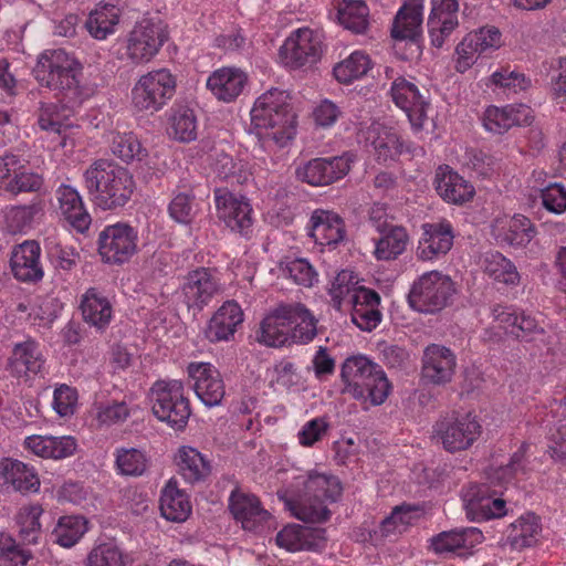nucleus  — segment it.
<instances>
[{"label":"nucleus","instance_id":"obj_56","mask_svg":"<svg viewBox=\"0 0 566 566\" xmlns=\"http://www.w3.org/2000/svg\"><path fill=\"white\" fill-rule=\"evenodd\" d=\"M86 566H126L123 551L114 542L96 544L87 554Z\"/></svg>","mask_w":566,"mask_h":566},{"label":"nucleus","instance_id":"obj_15","mask_svg":"<svg viewBox=\"0 0 566 566\" xmlns=\"http://www.w3.org/2000/svg\"><path fill=\"white\" fill-rule=\"evenodd\" d=\"M187 375L192 381L197 397L208 407L222 402L226 385L219 369L211 363L191 361L187 366Z\"/></svg>","mask_w":566,"mask_h":566},{"label":"nucleus","instance_id":"obj_60","mask_svg":"<svg viewBox=\"0 0 566 566\" xmlns=\"http://www.w3.org/2000/svg\"><path fill=\"white\" fill-rule=\"evenodd\" d=\"M40 208L36 205L13 206L7 209L4 220L8 229L15 232H24L33 224Z\"/></svg>","mask_w":566,"mask_h":566},{"label":"nucleus","instance_id":"obj_6","mask_svg":"<svg viewBox=\"0 0 566 566\" xmlns=\"http://www.w3.org/2000/svg\"><path fill=\"white\" fill-rule=\"evenodd\" d=\"M340 377L345 382V391L365 405L384 403L390 391V384L381 366L363 355L348 357L342 365Z\"/></svg>","mask_w":566,"mask_h":566},{"label":"nucleus","instance_id":"obj_25","mask_svg":"<svg viewBox=\"0 0 566 566\" xmlns=\"http://www.w3.org/2000/svg\"><path fill=\"white\" fill-rule=\"evenodd\" d=\"M243 321L244 314L239 303L226 301L208 322L206 338L211 343L229 342L233 339Z\"/></svg>","mask_w":566,"mask_h":566},{"label":"nucleus","instance_id":"obj_11","mask_svg":"<svg viewBox=\"0 0 566 566\" xmlns=\"http://www.w3.org/2000/svg\"><path fill=\"white\" fill-rule=\"evenodd\" d=\"M355 161L356 155L350 151L339 156L317 157L300 165L295 175L298 180L311 186H328L347 176Z\"/></svg>","mask_w":566,"mask_h":566},{"label":"nucleus","instance_id":"obj_53","mask_svg":"<svg viewBox=\"0 0 566 566\" xmlns=\"http://www.w3.org/2000/svg\"><path fill=\"white\" fill-rule=\"evenodd\" d=\"M43 509L39 504L22 506L17 516L15 522L19 527V535L25 544H36L41 534L40 517Z\"/></svg>","mask_w":566,"mask_h":566},{"label":"nucleus","instance_id":"obj_39","mask_svg":"<svg viewBox=\"0 0 566 566\" xmlns=\"http://www.w3.org/2000/svg\"><path fill=\"white\" fill-rule=\"evenodd\" d=\"M424 0H407L394 20L391 36L395 40H415L423 21Z\"/></svg>","mask_w":566,"mask_h":566},{"label":"nucleus","instance_id":"obj_13","mask_svg":"<svg viewBox=\"0 0 566 566\" xmlns=\"http://www.w3.org/2000/svg\"><path fill=\"white\" fill-rule=\"evenodd\" d=\"M29 160L14 153L0 158V190L11 195L38 191L43 184L40 175L30 171Z\"/></svg>","mask_w":566,"mask_h":566},{"label":"nucleus","instance_id":"obj_16","mask_svg":"<svg viewBox=\"0 0 566 566\" xmlns=\"http://www.w3.org/2000/svg\"><path fill=\"white\" fill-rule=\"evenodd\" d=\"M181 291L189 310L202 311L220 293L221 283L213 270L198 268L185 277Z\"/></svg>","mask_w":566,"mask_h":566},{"label":"nucleus","instance_id":"obj_28","mask_svg":"<svg viewBox=\"0 0 566 566\" xmlns=\"http://www.w3.org/2000/svg\"><path fill=\"white\" fill-rule=\"evenodd\" d=\"M55 198L60 214L74 230L80 233L88 230L92 218L75 187L65 184L60 185L55 190Z\"/></svg>","mask_w":566,"mask_h":566},{"label":"nucleus","instance_id":"obj_20","mask_svg":"<svg viewBox=\"0 0 566 566\" xmlns=\"http://www.w3.org/2000/svg\"><path fill=\"white\" fill-rule=\"evenodd\" d=\"M45 358L40 344L31 337L15 343L8 358L7 368L13 377L30 379L43 368Z\"/></svg>","mask_w":566,"mask_h":566},{"label":"nucleus","instance_id":"obj_34","mask_svg":"<svg viewBox=\"0 0 566 566\" xmlns=\"http://www.w3.org/2000/svg\"><path fill=\"white\" fill-rule=\"evenodd\" d=\"M310 235L321 247H335L345 237L344 221L335 212L315 210L311 217Z\"/></svg>","mask_w":566,"mask_h":566},{"label":"nucleus","instance_id":"obj_23","mask_svg":"<svg viewBox=\"0 0 566 566\" xmlns=\"http://www.w3.org/2000/svg\"><path fill=\"white\" fill-rule=\"evenodd\" d=\"M373 147L375 159L380 164L395 161L405 153L415 155L417 148L406 144L400 135L392 128L373 126L366 137Z\"/></svg>","mask_w":566,"mask_h":566},{"label":"nucleus","instance_id":"obj_19","mask_svg":"<svg viewBox=\"0 0 566 566\" xmlns=\"http://www.w3.org/2000/svg\"><path fill=\"white\" fill-rule=\"evenodd\" d=\"M72 107L56 103L43 104L39 114V126L42 130L53 133L59 137L61 147H74L73 136L77 133L78 126L73 124L70 111Z\"/></svg>","mask_w":566,"mask_h":566},{"label":"nucleus","instance_id":"obj_62","mask_svg":"<svg viewBox=\"0 0 566 566\" xmlns=\"http://www.w3.org/2000/svg\"><path fill=\"white\" fill-rule=\"evenodd\" d=\"M168 212L178 223H191L197 213L193 195L190 191L176 193L168 206Z\"/></svg>","mask_w":566,"mask_h":566},{"label":"nucleus","instance_id":"obj_12","mask_svg":"<svg viewBox=\"0 0 566 566\" xmlns=\"http://www.w3.org/2000/svg\"><path fill=\"white\" fill-rule=\"evenodd\" d=\"M138 232L128 223L106 226L98 234V253L111 264L128 261L137 251Z\"/></svg>","mask_w":566,"mask_h":566},{"label":"nucleus","instance_id":"obj_21","mask_svg":"<svg viewBox=\"0 0 566 566\" xmlns=\"http://www.w3.org/2000/svg\"><path fill=\"white\" fill-rule=\"evenodd\" d=\"M0 485L21 494L40 490V478L33 465L18 459L3 458L0 461Z\"/></svg>","mask_w":566,"mask_h":566},{"label":"nucleus","instance_id":"obj_4","mask_svg":"<svg viewBox=\"0 0 566 566\" xmlns=\"http://www.w3.org/2000/svg\"><path fill=\"white\" fill-rule=\"evenodd\" d=\"M83 181L91 200L102 210L123 208L135 190L129 170L107 159L92 163L83 174Z\"/></svg>","mask_w":566,"mask_h":566},{"label":"nucleus","instance_id":"obj_47","mask_svg":"<svg viewBox=\"0 0 566 566\" xmlns=\"http://www.w3.org/2000/svg\"><path fill=\"white\" fill-rule=\"evenodd\" d=\"M373 63L367 53L356 50L333 69L335 78L343 84H349L365 76Z\"/></svg>","mask_w":566,"mask_h":566},{"label":"nucleus","instance_id":"obj_55","mask_svg":"<svg viewBox=\"0 0 566 566\" xmlns=\"http://www.w3.org/2000/svg\"><path fill=\"white\" fill-rule=\"evenodd\" d=\"M148 460L138 449H117L115 452V469L124 476H140L147 470Z\"/></svg>","mask_w":566,"mask_h":566},{"label":"nucleus","instance_id":"obj_35","mask_svg":"<svg viewBox=\"0 0 566 566\" xmlns=\"http://www.w3.org/2000/svg\"><path fill=\"white\" fill-rule=\"evenodd\" d=\"M229 507L233 517L247 531H255L269 516L256 496L238 490L231 493Z\"/></svg>","mask_w":566,"mask_h":566},{"label":"nucleus","instance_id":"obj_42","mask_svg":"<svg viewBox=\"0 0 566 566\" xmlns=\"http://www.w3.org/2000/svg\"><path fill=\"white\" fill-rule=\"evenodd\" d=\"M176 460L180 475L190 484L205 481L211 473L210 461L192 447L179 448Z\"/></svg>","mask_w":566,"mask_h":566},{"label":"nucleus","instance_id":"obj_63","mask_svg":"<svg viewBox=\"0 0 566 566\" xmlns=\"http://www.w3.org/2000/svg\"><path fill=\"white\" fill-rule=\"evenodd\" d=\"M489 81L492 85L502 88L504 92L517 93L531 86V80L525 74L509 67H501L495 71Z\"/></svg>","mask_w":566,"mask_h":566},{"label":"nucleus","instance_id":"obj_48","mask_svg":"<svg viewBox=\"0 0 566 566\" xmlns=\"http://www.w3.org/2000/svg\"><path fill=\"white\" fill-rule=\"evenodd\" d=\"M369 9L364 0H343L337 18L339 23L354 33H364L368 27Z\"/></svg>","mask_w":566,"mask_h":566},{"label":"nucleus","instance_id":"obj_40","mask_svg":"<svg viewBox=\"0 0 566 566\" xmlns=\"http://www.w3.org/2000/svg\"><path fill=\"white\" fill-rule=\"evenodd\" d=\"M122 10L114 3L99 2L90 12L85 27L88 33L96 40H106L116 32L120 21Z\"/></svg>","mask_w":566,"mask_h":566},{"label":"nucleus","instance_id":"obj_33","mask_svg":"<svg viewBox=\"0 0 566 566\" xmlns=\"http://www.w3.org/2000/svg\"><path fill=\"white\" fill-rule=\"evenodd\" d=\"M23 447L27 451L43 459H65L76 451V440L71 436L53 437L32 434L24 439Z\"/></svg>","mask_w":566,"mask_h":566},{"label":"nucleus","instance_id":"obj_26","mask_svg":"<svg viewBox=\"0 0 566 566\" xmlns=\"http://www.w3.org/2000/svg\"><path fill=\"white\" fill-rule=\"evenodd\" d=\"M458 0H431L428 31L432 45L441 48L459 24Z\"/></svg>","mask_w":566,"mask_h":566},{"label":"nucleus","instance_id":"obj_38","mask_svg":"<svg viewBox=\"0 0 566 566\" xmlns=\"http://www.w3.org/2000/svg\"><path fill=\"white\" fill-rule=\"evenodd\" d=\"M188 494L178 488L175 479H169L160 491L159 510L161 516L171 522H184L191 513Z\"/></svg>","mask_w":566,"mask_h":566},{"label":"nucleus","instance_id":"obj_50","mask_svg":"<svg viewBox=\"0 0 566 566\" xmlns=\"http://www.w3.org/2000/svg\"><path fill=\"white\" fill-rule=\"evenodd\" d=\"M87 532V520L83 516L66 515L60 517L52 532L54 542L62 547L74 546Z\"/></svg>","mask_w":566,"mask_h":566},{"label":"nucleus","instance_id":"obj_27","mask_svg":"<svg viewBox=\"0 0 566 566\" xmlns=\"http://www.w3.org/2000/svg\"><path fill=\"white\" fill-rule=\"evenodd\" d=\"M324 542L325 530L295 523L285 525L275 536L276 545L291 553L318 551Z\"/></svg>","mask_w":566,"mask_h":566},{"label":"nucleus","instance_id":"obj_37","mask_svg":"<svg viewBox=\"0 0 566 566\" xmlns=\"http://www.w3.org/2000/svg\"><path fill=\"white\" fill-rule=\"evenodd\" d=\"M531 108L526 105H507L499 108L490 106L483 115V126L496 134H502L513 126H521L528 123Z\"/></svg>","mask_w":566,"mask_h":566},{"label":"nucleus","instance_id":"obj_51","mask_svg":"<svg viewBox=\"0 0 566 566\" xmlns=\"http://www.w3.org/2000/svg\"><path fill=\"white\" fill-rule=\"evenodd\" d=\"M170 134L176 140L190 143L197 138L198 122L195 111L188 106H177L170 116Z\"/></svg>","mask_w":566,"mask_h":566},{"label":"nucleus","instance_id":"obj_49","mask_svg":"<svg viewBox=\"0 0 566 566\" xmlns=\"http://www.w3.org/2000/svg\"><path fill=\"white\" fill-rule=\"evenodd\" d=\"M484 271L494 281L509 286H516L521 281L514 263L500 252L489 253L485 256Z\"/></svg>","mask_w":566,"mask_h":566},{"label":"nucleus","instance_id":"obj_61","mask_svg":"<svg viewBox=\"0 0 566 566\" xmlns=\"http://www.w3.org/2000/svg\"><path fill=\"white\" fill-rule=\"evenodd\" d=\"M459 175L448 165L439 166L436 171L434 185L438 195L448 202L459 203L460 193L457 190Z\"/></svg>","mask_w":566,"mask_h":566},{"label":"nucleus","instance_id":"obj_32","mask_svg":"<svg viewBox=\"0 0 566 566\" xmlns=\"http://www.w3.org/2000/svg\"><path fill=\"white\" fill-rule=\"evenodd\" d=\"M352 321L361 331L371 332L381 322L380 296L376 291L359 287L352 298Z\"/></svg>","mask_w":566,"mask_h":566},{"label":"nucleus","instance_id":"obj_64","mask_svg":"<svg viewBox=\"0 0 566 566\" xmlns=\"http://www.w3.org/2000/svg\"><path fill=\"white\" fill-rule=\"evenodd\" d=\"M434 432L447 451L453 453L460 450V421L455 415L440 420Z\"/></svg>","mask_w":566,"mask_h":566},{"label":"nucleus","instance_id":"obj_18","mask_svg":"<svg viewBox=\"0 0 566 566\" xmlns=\"http://www.w3.org/2000/svg\"><path fill=\"white\" fill-rule=\"evenodd\" d=\"M390 95L396 106L406 113L412 128L421 129L427 119L428 102L420 94L418 86L399 76L391 83Z\"/></svg>","mask_w":566,"mask_h":566},{"label":"nucleus","instance_id":"obj_58","mask_svg":"<svg viewBox=\"0 0 566 566\" xmlns=\"http://www.w3.org/2000/svg\"><path fill=\"white\" fill-rule=\"evenodd\" d=\"M423 514L418 505L402 504L396 506L391 514L381 523V532L385 535L394 533L399 526L412 525Z\"/></svg>","mask_w":566,"mask_h":566},{"label":"nucleus","instance_id":"obj_1","mask_svg":"<svg viewBox=\"0 0 566 566\" xmlns=\"http://www.w3.org/2000/svg\"><path fill=\"white\" fill-rule=\"evenodd\" d=\"M342 493L343 486L337 476L310 470L294 475L281 491L280 497L295 518L323 523L332 515L328 506L336 503Z\"/></svg>","mask_w":566,"mask_h":566},{"label":"nucleus","instance_id":"obj_14","mask_svg":"<svg viewBox=\"0 0 566 566\" xmlns=\"http://www.w3.org/2000/svg\"><path fill=\"white\" fill-rule=\"evenodd\" d=\"M322 52L319 35L308 28L294 31L280 49V59L290 69L315 63Z\"/></svg>","mask_w":566,"mask_h":566},{"label":"nucleus","instance_id":"obj_46","mask_svg":"<svg viewBox=\"0 0 566 566\" xmlns=\"http://www.w3.org/2000/svg\"><path fill=\"white\" fill-rule=\"evenodd\" d=\"M408 242L409 235L403 227H391L377 240L374 255L379 261L395 260L405 252Z\"/></svg>","mask_w":566,"mask_h":566},{"label":"nucleus","instance_id":"obj_10","mask_svg":"<svg viewBox=\"0 0 566 566\" xmlns=\"http://www.w3.org/2000/svg\"><path fill=\"white\" fill-rule=\"evenodd\" d=\"M454 292V283L448 275L430 271L413 282L408 303L419 313L433 314L449 305Z\"/></svg>","mask_w":566,"mask_h":566},{"label":"nucleus","instance_id":"obj_54","mask_svg":"<svg viewBox=\"0 0 566 566\" xmlns=\"http://www.w3.org/2000/svg\"><path fill=\"white\" fill-rule=\"evenodd\" d=\"M527 449L528 444L523 442L520 448L511 455L507 464L494 469L490 475L492 482L505 484L518 479L520 476L527 475L530 472L526 460Z\"/></svg>","mask_w":566,"mask_h":566},{"label":"nucleus","instance_id":"obj_30","mask_svg":"<svg viewBox=\"0 0 566 566\" xmlns=\"http://www.w3.org/2000/svg\"><path fill=\"white\" fill-rule=\"evenodd\" d=\"M41 248L36 241H24L12 251L10 265L14 277L21 282H36L43 277Z\"/></svg>","mask_w":566,"mask_h":566},{"label":"nucleus","instance_id":"obj_8","mask_svg":"<svg viewBox=\"0 0 566 566\" xmlns=\"http://www.w3.org/2000/svg\"><path fill=\"white\" fill-rule=\"evenodd\" d=\"M176 87V76L168 69L150 71L132 88V104L138 112L157 113L174 97Z\"/></svg>","mask_w":566,"mask_h":566},{"label":"nucleus","instance_id":"obj_2","mask_svg":"<svg viewBox=\"0 0 566 566\" xmlns=\"http://www.w3.org/2000/svg\"><path fill=\"white\" fill-rule=\"evenodd\" d=\"M40 85L54 91L67 107H80L96 93V85L83 75V65L63 49L43 51L33 70Z\"/></svg>","mask_w":566,"mask_h":566},{"label":"nucleus","instance_id":"obj_5","mask_svg":"<svg viewBox=\"0 0 566 566\" xmlns=\"http://www.w3.org/2000/svg\"><path fill=\"white\" fill-rule=\"evenodd\" d=\"M287 92L271 88L260 95L251 109V124L256 135L285 146L296 134V115Z\"/></svg>","mask_w":566,"mask_h":566},{"label":"nucleus","instance_id":"obj_43","mask_svg":"<svg viewBox=\"0 0 566 566\" xmlns=\"http://www.w3.org/2000/svg\"><path fill=\"white\" fill-rule=\"evenodd\" d=\"M536 234V229L528 218L522 214L512 217L506 226L494 231L500 245L512 248L526 247Z\"/></svg>","mask_w":566,"mask_h":566},{"label":"nucleus","instance_id":"obj_59","mask_svg":"<svg viewBox=\"0 0 566 566\" xmlns=\"http://www.w3.org/2000/svg\"><path fill=\"white\" fill-rule=\"evenodd\" d=\"M357 282H352V275L342 271L337 274L329 289L334 308L340 311L344 305H350L352 298L360 286H356Z\"/></svg>","mask_w":566,"mask_h":566},{"label":"nucleus","instance_id":"obj_29","mask_svg":"<svg viewBox=\"0 0 566 566\" xmlns=\"http://www.w3.org/2000/svg\"><path fill=\"white\" fill-rule=\"evenodd\" d=\"M455 366L457 357L449 348L437 344L426 347L422 358V376L427 381L436 385L450 381Z\"/></svg>","mask_w":566,"mask_h":566},{"label":"nucleus","instance_id":"obj_22","mask_svg":"<svg viewBox=\"0 0 566 566\" xmlns=\"http://www.w3.org/2000/svg\"><path fill=\"white\" fill-rule=\"evenodd\" d=\"M418 242L417 256L422 261H432L447 254L453 244V229L449 221L424 223Z\"/></svg>","mask_w":566,"mask_h":566},{"label":"nucleus","instance_id":"obj_41","mask_svg":"<svg viewBox=\"0 0 566 566\" xmlns=\"http://www.w3.org/2000/svg\"><path fill=\"white\" fill-rule=\"evenodd\" d=\"M541 530L539 518L534 513H526L507 527L502 546L515 551L531 547L536 544Z\"/></svg>","mask_w":566,"mask_h":566},{"label":"nucleus","instance_id":"obj_44","mask_svg":"<svg viewBox=\"0 0 566 566\" xmlns=\"http://www.w3.org/2000/svg\"><path fill=\"white\" fill-rule=\"evenodd\" d=\"M210 167L216 178L230 185H243L251 176L243 160L234 159L224 151H214Z\"/></svg>","mask_w":566,"mask_h":566},{"label":"nucleus","instance_id":"obj_3","mask_svg":"<svg viewBox=\"0 0 566 566\" xmlns=\"http://www.w3.org/2000/svg\"><path fill=\"white\" fill-rule=\"evenodd\" d=\"M317 334V319L301 302L280 303L261 322L258 340L269 347L308 344Z\"/></svg>","mask_w":566,"mask_h":566},{"label":"nucleus","instance_id":"obj_45","mask_svg":"<svg viewBox=\"0 0 566 566\" xmlns=\"http://www.w3.org/2000/svg\"><path fill=\"white\" fill-rule=\"evenodd\" d=\"M501 36L500 30L495 27L480 28L478 31L470 32L462 40V66L472 65L473 53L500 48Z\"/></svg>","mask_w":566,"mask_h":566},{"label":"nucleus","instance_id":"obj_57","mask_svg":"<svg viewBox=\"0 0 566 566\" xmlns=\"http://www.w3.org/2000/svg\"><path fill=\"white\" fill-rule=\"evenodd\" d=\"M95 419L99 426H113L123 423L130 415V409L125 401H106L94 403Z\"/></svg>","mask_w":566,"mask_h":566},{"label":"nucleus","instance_id":"obj_9","mask_svg":"<svg viewBox=\"0 0 566 566\" xmlns=\"http://www.w3.org/2000/svg\"><path fill=\"white\" fill-rule=\"evenodd\" d=\"M166 25L159 18H143L127 33L124 55L133 64L150 62L167 40Z\"/></svg>","mask_w":566,"mask_h":566},{"label":"nucleus","instance_id":"obj_17","mask_svg":"<svg viewBox=\"0 0 566 566\" xmlns=\"http://www.w3.org/2000/svg\"><path fill=\"white\" fill-rule=\"evenodd\" d=\"M217 214L232 231L247 233L253 223V209L243 196H237L227 189L214 190Z\"/></svg>","mask_w":566,"mask_h":566},{"label":"nucleus","instance_id":"obj_31","mask_svg":"<svg viewBox=\"0 0 566 566\" xmlns=\"http://www.w3.org/2000/svg\"><path fill=\"white\" fill-rule=\"evenodd\" d=\"M80 310L84 322L98 331L106 329L114 316L111 300L97 287H90L82 294Z\"/></svg>","mask_w":566,"mask_h":566},{"label":"nucleus","instance_id":"obj_7","mask_svg":"<svg viewBox=\"0 0 566 566\" xmlns=\"http://www.w3.org/2000/svg\"><path fill=\"white\" fill-rule=\"evenodd\" d=\"M154 416L176 430L184 429L191 415L186 388L178 379H158L149 389Z\"/></svg>","mask_w":566,"mask_h":566},{"label":"nucleus","instance_id":"obj_52","mask_svg":"<svg viewBox=\"0 0 566 566\" xmlns=\"http://www.w3.org/2000/svg\"><path fill=\"white\" fill-rule=\"evenodd\" d=\"M109 140L112 153L125 163L142 160L147 155L139 139L132 132H113Z\"/></svg>","mask_w":566,"mask_h":566},{"label":"nucleus","instance_id":"obj_24","mask_svg":"<svg viewBox=\"0 0 566 566\" xmlns=\"http://www.w3.org/2000/svg\"><path fill=\"white\" fill-rule=\"evenodd\" d=\"M248 84L244 71L234 66H222L214 70L207 78L206 87L219 102H234Z\"/></svg>","mask_w":566,"mask_h":566},{"label":"nucleus","instance_id":"obj_36","mask_svg":"<svg viewBox=\"0 0 566 566\" xmlns=\"http://www.w3.org/2000/svg\"><path fill=\"white\" fill-rule=\"evenodd\" d=\"M465 515L471 522H483L504 517L507 514L506 501L489 493L486 488H480L467 501Z\"/></svg>","mask_w":566,"mask_h":566}]
</instances>
